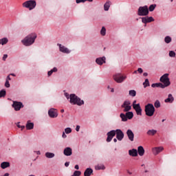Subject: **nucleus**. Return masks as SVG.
<instances>
[{"instance_id": "42", "label": "nucleus", "mask_w": 176, "mask_h": 176, "mask_svg": "<svg viewBox=\"0 0 176 176\" xmlns=\"http://www.w3.org/2000/svg\"><path fill=\"white\" fill-rule=\"evenodd\" d=\"M169 56L170 57H175V52L174 51L169 52Z\"/></svg>"}, {"instance_id": "13", "label": "nucleus", "mask_w": 176, "mask_h": 176, "mask_svg": "<svg viewBox=\"0 0 176 176\" xmlns=\"http://www.w3.org/2000/svg\"><path fill=\"white\" fill-rule=\"evenodd\" d=\"M133 109H135L137 115H139L140 116L142 115V109H141L140 104H133Z\"/></svg>"}, {"instance_id": "18", "label": "nucleus", "mask_w": 176, "mask_h": 176, "mask_svg": "<svg viewBox=\"0 0 176 176\" xmlns=\"http://www.w3.org/2000/svg\"><path fill=\"white\" fill-rule=\"evenodd\" d=\"M164 148L163 147H155L153 148V155H159Z\"/></svg>"}, {"instance_id": "58", "label": "nucleus", "mask_w": 176, "mask_h": 176, "mask_svg": "<svg viewBox=\"0 0 176 176\" xmlns=\"http://www.w3.org/2000/svg\"><path fill=\"white\" fill-rule=\"evenodd\" d=\"M113 142H118V139L114 138V139H113Z\"/></svg>"}, {"instance_id": "45", "label": "nucleus", "mask_w": 176, "mask_h": 176, "mask_svg": "<svg viewBox=\"0 0 176 176\" xmlns=\"http://www.w3.org/2000/svg\"><path fill=\"white\" fill-rule=\"evenodd\" d=\"M5 86L6 87H10V84L9 83V80H6Z\"/></svg>"}, {"instance_id": "24", "label": "nucleus", "mask_w": 176, "mask_h": 176, "mask_svg": "<svg viewBox=\"0 0 176 176\" xmlns=\"http://www.w3.org/2000/svg\"><path fill=\"white\" fill-rule=\"evenodd\" d=\"M26 129L27 130H32V129H34V123L28 121L26 124Z\"/></svg>"}, {"instance_id": "36", "label": "nucleus", "mask_w": 176, "mask_h": 176, "mask_svg": "<svg viewBox=\"0 0 176 176\" xmlns=\"http://www.w3.org/2000/svg\"><path fill=\"white\" fill-rule=\"evenodd\" d=\"M95 168L96 170H105V166L104 165H97Z\"/></svg>"}, {"instance_id": "57", "label": "nucleus", "mask_w": 176, "mask_h": 176, "mask_svg": "<svg viewBox=\"0 0 176 176\" xmlns=\"http://www.w3.org/2000/svg\"><path fill=\"white\" fill-rule=\"evenodd\" d=\"M81 1L82 0H76V3H80Z\"/></svg>"}, {"instance_id": "7", "label": "nucleus", "mask_w": 176, "mask_h": 176, "mask_svg": "<svg viewBox=\"0 0 176 176\" xmlns=\"http://www.w3.org/2000/svg\"><path fill=\"white\" fill-rule=\"evenodd\" d=\"M121 108H123V112H129L131 111V102L130 100H125L121 105Z\"/></svg>"}, {"instance_id": "49", "label": "nucleus", "mask_w": 176, "mask_h": 176, "mask_svg": "<svg viewBox=\"0 0 176 176\" xmlns=\"http://www.w3.org/2000/svg\"><path fill=\"white\" fill-rule=\"evenodd\" d=\"M65 96L66 98H67V100H69V94H68V93H65Z\"/></svg>"}, {"instance_id": "60", "label": "nucleus", "mask_w": 176, "mask_h": 176, "mask_svg": "<svg viewBox=\"0 0 176 176\" xmlns=\"http://www.w3.org/2000/svg\"><path fill=\"white\" fill-rule=\"evenodd\" d=\"M128 174H129L130 175H131V174H133V173L130 172L129 170H128Z\"/></svg>"}, {"instance_id": "12", "label": "nucleus", "mask_w": 176, "mask_h": 176, "mask_svg": "<svg viewBox=\"0 0 176 176\" xmlns=\"http://www.w3.org/2000/svg\"><path fill=\"white\" fill-rule=\"evenodd\" d=\"M48 115L50 116V118H57V116H58V113H57V110L54 109H51L48 111Z\"/></svg>"}, {"instance_id": "22", "label": "nucleus", "mask_w": 176, "mask_h": 176, "mask_svg": "<svg viewBox=\"0 0 176 176\" xmlns=\"http://www.w3.org/2000/svg\"><path fill=\"white\" fill-rule=\"evenodd\" d=\"M93 174V169L88 168L85 170L84 173V176H90Z\"/></svg>"}, {"instance_id": "30", "label": "nucleus", "mask_w": 176, "mask_h": 176, "mask_svg": "<svg viewBox=\"0 0 176 176\" xmlns=\"http://www.w3.org/2000/svg\"><path fill=\"white\" fill-rule=\"evenodd\" d=\"M120 118H121L122 122H127V116H126V114L123 113H120Z\"/></svg>"}, {"instance_id": "15", "label": "nucleus", "mask_w": 176, "mask_h": 176, "mask_svg": "<svg viewBox=\"0 0 176 176\" xmlns=\"http://www.w3.org/2000/svg\"><path fill=\"white\" fill-rule=\"evenodd\" d=\"M152 21H155V19L152 16H145V17H142V22L144 24H146L148 23H152Z\"/></svg>"}, {"instance_id": "61", "label": "nucleus", "mask_w": 176, "mask_h": 176, "mask_svg": "<svg viewBox=\"0 0 176 176\" xmlns=\"http://www.w3.org/2000/svg\"><path fill=\"white\" fill-rule=\"evenodd\" d=\"M61 113H64V109L60 110Z\"/></svg>"}, {"instance_id": "33", "label": "nucleus", "mask_w": 176, "mask_h": 176, "mask_svg": "<svg viewBox=\"0 0 176 176\" xmlns=\"http://www.w3.org/2000/svg\"><path fill=\"white\" fill-rule=\"evenodd\" d=\"M8 42V40L6 38L0 39V45H6Z\"/></svg>"}, {"instance_id": "54", "label": "nucleus", "mask_w": 176, "mask_h": 176, "mask_svg": "<svg viewBox=\"0 0 176 176\" xmlns=\"http://www.w3.org/2000/svg\"><path fill=\"white\" fill-rule=\"evenodd\" d=\"M65 167H68V166H69V162H65Z\"/></svg>"}, {"instance_id": "11", "label": "nucleus", "mask_w": 176, "mask_h": 176, "mask_svg": "<svg viewBox=\"0 0 176 176\" xmlns=\"http://www.w3.org/2000/svg\"><path fill=\"white\" fill-rule=\"evenodd\" d=\"M23 107H24V105H23L21 102H14L12 104V107L15 111H20Z\"/></svg>"}, {"instance_id": "32", "label": "nucleus", "mask_w": 176, "mask_h": 176, "mask_svg": "<svg viewBox=\"0 0 176 176\" xmlns=\"http://www.w3.org/2000/svg\"><path fill=\"white\" fill-rule=\"evenodd\" d=\"M107 34V29H105V27H102L101 30H100V35H102V36H105Z\"/></svg>"}, {"instance_id": "10", "label": "nucleus", "mask_w": 176, "mask_h": 176, "mask_svg": "<svg viewBox=\"0 0 176 176\" xmlns=\"http://www.w3.org/2000/svg\"><path fill=\"white\" fill-rule=\"evenodd\" d=\"M107 142H111V141H112V138L116 135V131H115V130L110 131L107 133Z\"/></svg>"}, {"instance_id": "23", "label": "nucleus", "mask_w": 176, "mask_h": 176, "mask_svg": "<svg viewBox=\"0 0 176 176\" xmlns=\"http://www.w3.org/2000/svg\"><path fill=\"white\" fill-rule=\"evenodd\" d=\"M109 8H111V1H107L104 4V10H105V12H108V10H109Z\"/></svg>"}, {"instance_id": "5", "label": "nucleus", "mask_w": 176, "mask_h": 176, "mask_svg": "<svg viewBox=\"0 0 176 176\" xmlns=\"http://www.w3.org/2000/svg\"><path fill=\"white\" fill-rule=\"evenodd\" d=\"M149 14V9L148 6H140L138 10V16H148Z\"/></svg>"}, {"instance_id": "53", "label": "nucleus", "mask_w": 176, "mask_h": 176, "mask_svg": "<svg viewBox=\"0 0 176 176\" xmlns=\"http://www.w3.org/2000/svg\"><path fill=\"white\" fill-rule=\"evenodd\" d=\"M136 102H137V100H134L133 101V108L134 107V105H137Z\"/></svg>"}, {"instance_id": "26", "label": "nucleus", "mask_w": 176, "mask_h": 176, "mask_svg": "<svg viewBox=\"0 0 176 176\" xmlns=\"http://www.w3.org/2000/svg\"><path fill=\"white\" fill-rule=\"evenodd\" d=\"M1 167L3 169L8 168V167H10V164L6 162H2L1 164Z\"/></svg>"}, {"instance_id": "20", "label": "nucleus", "mask_w": 176, "mask_h": 176, "mask_svg": "<svg viewBox=\"0 0 176 176\" xmlns=\"http://www.w3.org/2000/svg\"><path fill=\"white\" fill-rule=\"evenodd\" d=\"M105 60H107L105 56H103L102 58H98L96 60V63H97L98 64V65H102V64H104V63H105Z\"/></svg>"}, {"instance_id": "43", "label": "nucleus", "mask_w": 176, "mask_h": 176, "mask_svg": "<svg viewBox=\"0 0 176 176\" xmlns=\"http://www.w3.org/2000/svg\"><path fill=\"white\" fill-rule=\"evenodd\" d=\"M74 174L75 176H80V174H82V173L79 170H76V171H74Z\"/></svg>"}, {"instance_id": "62", "label": "nucleus", "mask_w": 176, "mask_h": 176, "mask_svg": "<svg viewBox=\"0 0 176 176\" xmlns=\"http://www.w3.org/2000/svg\"><path fill=\"white\" fill-rule=\"evenodd\" d=\"M86 1H87V0H81V2L85 3V2H86Z\"/></svg>"}, {"instance_id": "48", "label": "nucleus", "mask_w": 176, "mask_h": 176, "mask_svg": "<svg viewBox=\"0 0 176 176\" xmlns=\"http://www.w3.org/2000/svg\"><path fill=\"white\" fill-rule=\"evenodd\" d=\"M79 130H80V126L77 125L76 127V131H79Z\"/></svg>"}, {"instance_id": "64", "label": "nucleus", "mask_w": 176, "mask_h": 176, "mask_svg": "<svg viewBox=\"0 0 176 176\" xmlns=\"http://www.w3.org/2000/svg\"><path fill=\"white\" fill-rule=\"evenodd\" d=\"M137 72H138V71L135 70V71H134L133 74H137Z\"/></svg>"}, {"instance_id": "31", "label": "nucleus", "mask_w": 176, "mask_h": 176, "mask_svg": "<svg viewBox=\"0 0 176 176\" xmlns=\"http://www.w3.org/2000/svg\"><path fill=\"white\" fill-rule=\"evenodd\" d=\"M45 156H46V157H47L48 159H52V158L54 157L55 155H54V153H53L47 152V153H45Z\"/></svg>"}, {"instance_id": "50", "label": "nucleus", "mask_w": 176, "mask_h": 176, "mask_svg": "<svg viewBox=\"0 0 176 176\" xmlns=\"http://www.w3.org/2000/svg\"><path fill=\"white\" fill-rule=\"evenodd\" d=\"M53 74V72L52 70H50V72H48L47 74L48 76H51V75Z\"/></svg>"}, {"instance_id": "25", "label": "nucleus", "mask_w": 176, "mask_h": 176, "mask_svg": "<svg viewBox=\"0 0 176 176\" xmlns=\"http://www.w3.org/2000/svg\"><path fill=\"white\" fill-rule=\"evenodd\" d=\"M174 101V97L171 94H168V98L165 100V102H173Z\"/></svg>"}, {"instance_id": "41", "label": "nucleus", "mask_w": 176, "mask_h": 176, "mask_svg": "<svg viewBox=\"0 0 176 176\" xmlns=\"http://www.w3.org/2000/svg\"><path fill=\"white\" fill-rule=\"evenodd\" d=\"M144 87H148V86H149V80H148V78H146L145 80V82L143 83Z\"/></svg>"}, {"instance_id": "4", "label": "nucleus", "mask_w": 176, "mask_h": 176, "mask_svg": "<svg viewBox=\"0 0 176 176\" xmlns=\"http://www.w3.org/2000/svg\"><path fill=\"white\" fill-rule=\"evenodd\" d=\"M145 113L146 116H153L155 113V107L153 104L148 103L147 105L145 106Z\"/></svg>"}, {"instance_id": "19", "label": "nucleus", "mask_w": 176, "mask_h": 176, "mask_svg": "<svg viewBox=\"0 0 176 176\" xmlns=\"http://www.w3.org/2000/svg\"><path fill=\"white\" fill-rule=\"evenodd\" d=\"M129 155L130 156H133V157H135L138 156V152L137 149L133 148V149L129 151Z\"/></svg>"}, {"instance_id": "28", "label": "nucleus", "mask_w": 176, "mask_h": 176, "mask_svg": "<svg viewBox=\"0 0 176 176\" xmlns=\"http://www.w3.org/2000/svg\"><path fill=\"white\" fill-rule=\"evenodd\" d=\"M126 116V119L131 120L133 119L134 114L131 111H127L125 114Z\"/></svg>"}, {"instance_id": "35", "label": "nucleus", "mask_w": 176, "mask_h": 176, "mask_svg": "<svg viewBox=\"0 0 176 176\" xmlns=\"http://www.w3.org/2000/svg\"><path fill=\"white\" fill-rule=\"evenodd\" d=\"M136 95H137V92L135 91V90L129 91V96H131V97H135Z\"/></svg>"}, {"instance_id": "46", "label": "nucleus", "mask_w": 176, "mask_h": 176, "mask_svg": "<svg viewBox=\"0 0 176 176\" xmlns=\"http://www.w3.org/2000/svg\"><path fill=\"white\" fill-rule=\"evenodd\" d=\"M138 72H139V74H142V72H144V71L142 70V68H138Z\"/></svg>"}, {"instance_id": "29", "label": "nucleus", "mask_w": 176, "mask_h": 176, "mask_svg": "<svg viewBox=\"0 0 176 176\" xmlns=\"http://www.w3.org/2000/svg\"><path fill=\"white\" fill-rule=\"evenodd\" d=\"M156 133H157V131H156L155 129H150L147 131L146 134H147V135H155V134H156Z\"/></svg>"}, {"instance_id": "8", "label": "nucleus", "mask_w": 176, "mask_h": 176, "mask_svg": "<svg viewBox=\"0 0 176 176\" xmlns=\"http://www.w3.org/2000/svg\"><path fill=\"white\" fill-rule=\"evenodd\" d=\"M126 78H127L126 76H123L120 74H116L113 76V79L117 83H122Z\"/></svg>"}, {"instance_id": "44", "label": "nucleus", "mask_w": 176, "mask_h": 176, "mask_svg": "<svg viewBox=\"0 0 176 176\" xmlns=\"http://www.w3.org/2000/svg\"><path fill=\"white\" fill-rule=\"evenodd\" d=\"M16 126H17V127H19V129H21V130H23V129H25V126L20 125V122H18Z\"/></svg>"}, {"instance_id": "6", "label": "nucleus", "mask_w": 176, "mask_h": 176, "mask_svg": "<svg viewBox=\"0 0 176 176\" xmlns=\"http://www.w3.org/2000/svg\"><path fill=\"white\" fill-rule=\"evenodd\" d=\"M160 82L163 83L164 89L168 87L171 82H170V78H168V74H164L160 79Z\"/></svg>"}, {"instance_id": "56", "label": "nucleus", "mask_w": 176, "mask_h": 176, "mask_svg": "<svg viewBox=\"0 0 176 176\" xmlns=\"http://www.w3.org/2000/svg\"><path fill=\"white\" fill-rule=\"evenodd\" d=\"M74 168H76V170H79V165H76Z\"/></svg>"}, {"instance_id": "47", "label": "nucleus", "mask_w": 176, "mask_h": 176, "mask_svg": "<svg viewBox=\"0 0 176 176\" xmlns=\"http://www.w3.org/2000/svg\"><path fill=\"white\" fill-rule=\"evenodd\" d=\"M7 58H8V54H4L3 56V61H5V60H6Z\"/></svg>"}, {"instance_id": "37", "label": "nucleus", "mask_w": 176, "mask_h": 176, "mask_svg": "<svg viewBox=\"0 0 176 176\" xmlns=\"http://www.w3.org/2000/svg\"><path fill=\"white\" fill-rule=\"evenodd\" d=\"M65 133L66 134H71V133H72V129L69 127H67V128L65 129Z\"/></svg>"}, {"instance_id": "40", "label": "nucleus", "mask_w": 176, "mask_h": 176, "mask_svg": "<svg viewBox=\"0 0 176 176\" xmlns=\"http://www.w3.org/2000/svg\"><path fill=\"white\" fill-rule=\"evenodd\" d=\"M6 96V91L5 89H3L0 91V98L1 97H5Z\"/></svg>"}, {"instance_id": "59", "label": "nucleus", "mask_w": 176, "mask_h": 176, "mask_svg": "<svg viewBox=\"0 0 176 176\" xmlns=\"http://www.w3.org/2000/svg\"><path fill=\"white\" fill-rule=\"evenodd\" d=\"M148 75V73H144L143 76H146Z\"/></svg>"}, {"instance_id": "51", "label": "nucleus", "mask_w": 176, "mask_h": 176, "mask_svg": "<svg viewBox=\"0 0 176 176\" xmlns=\"http://www.w3.org/2000/svg\"><path fill=\"white\" fill-rule=\"evenodd\" d=\"M52 72H57V69L56 67H54L52 69H51Z\"/></svg>"}, {"instance_id": "21", "label": "nucleus", "mask_w": 176, "mask_h": 176, "mask_svg": "<svg viewBox=\"0 0 176 176\" xmlns=\"http://www.w3.org/2000/svg\"><path fill=\"white\" fill-rule=\"evenodd\" d=\"M138 153L140 156H144L145 154V149H144V147L142 146H140L138 147Z\"/></svg>"}, {"instance_id": "2", "label": "nucleus", "mask_w": 176, "mask_h": 176, "mask_svg": "<svg viewBox=\"0 0 176 176\" xmlns=\"http://www.w3.org/2000/svg\"><path fill=\"white\" fill-rule=\"evenodd\" d=\"M69 102L71 104H73V105H83V104H85V102L82 100H80V98L79 97H78L77 96H76L74 94H70L69 96Z\"/></svg>"}, {"instance_id": "52", "label": "nucleus", "mask_w": 176, "mask_h": 176, "mask_svg": "<svg viewBox=\"0 0 176 176\" xmlns=\"http://www.w3.org/2000/svg\"><path fill=\"white\" fill-rule=\"evenodd\" d=\"M67 137V135H65V132H63L62 134V138H65Z\"/></svg>"}, {"instance_id": "3", "label": "nucleus", "mask_w": 176, "mask_h": 176, "mask_svg": "<svg viewBox=\"0 0 176 176\" xmlns=\"http://www.w3.org/2000/svg\"><path fill=\"white\" fill-rule=\"evenodd\" d=\"M23 8H26L29 10H32L36 8V1L35 0L26 1L22 4Z\"/></svg>"}, {"instance_id": "34", "label": "nucleus", "mask_w": 176, "mask_h": 176, "mask_svg": "<svg viewBox=\"0 0 176 176\" xmlns=\"http://www.w3.org/2000/svg\"><path fill=\"white\" fill-rule=\"evenodd\" d=\"M155 8H156V4H151L148 7V12H153V10H155Z\"/></svg>"}, {"instance_id": "16", "label": "nucleus", "mask_w": 176, "mask_h": 176, "mask_svg": "<svg viewBox=\"0 0 176 176\" xmlns=\"http://www.w3.org/2000/svg\"><path fill=\"white\" fill-rule=\"evenodd\" d=\"M126 135L130 141H134V133H133V131H131V129H128L126 131Z\"/></svg>"}, {"instance_id": "39", "label": "nucleus", "mask_w": 176, "mask_h": 176, "mask_svg": "<svg viewBox=\"0 0 176 176\" xmlns=\"http://www.w3.org/2000/svg\"><path fill=\"white\" fill-rule=\"evenodd\" d=\"M154 106L155 108H160V101L156 100L154 103Z\"/></svg>"}, {"instance_id": "14", "label": "nucleus", "mask_w": 176, "mask_h": 176, "mask_svg": "<svg viewBox=\"0 0 176 176\" xmlns=\"http://www.w3.org/2000/svg\"><path fill=\"white\" fill-rule=\"evenodd\" d=\"M57 45L59 47L60 52H61L62 53H65L66 54H69V53H71V51H69L68 48L65 47V46L60 43H58Z\"/></svg>"}, {"instance_id": "63", "label": "nucleus", "mask_w": 176, "mask_h": 176, "mask_svg": "<svg viewBox=\"0 0 176 176\" xmlns=\"http://www.w3.org/2000/svg\"><path fill=\"white\" fill-rule=\"evenodd\" d=\"M4 176H9V173H6Z\"/></svg>"}, {"instance_id": "9", "label": "nucleus", "mask_w": 176, "mask_h": 176, "mask_svg": "<svg viewBox=\"0 0 176 176\" xmlns=\"http://www.w3.org/2000/svg\"><path fill=\"white\" fill-rule=\"evenodd\" d=\"M116 138L118 141H122L124 138V133L120 129H116Z\"/></svg>"}, {"instance_id": "55", "label": "nucleus", "mask_w": 176, "mask_h": 176, "mask_svg": "<svg viewBox=\"0 0 176 176\" xmlns=\"http://www.w3.org/2000/svg\"><path fill=\"white\" fill-rule=\"evenodd\" d=\"M10 76H8L6 78V80H11Z\"/></svg>"}, {"instance_id": "17", "label": "nucleus", "mask_w": 176, "mask_h": 176, "mask_svg": "<svg viewBox=\"0 0 176 176\" xmlns=\"http://www.w3.org/2000/svg\"><path fill=\"white\" fill-rule=\"evenodd\" d=\"M63 155H65V156H71L72 155V148L66 147L63 151Z\"/></svg>"}, {"instance_id": "1", "label": "nucleus", "mask_w": 176, "mask_h": 176, "mask_svg": "<svg viewBox=\"0 0 176 176\" xmlns=\"http://www.w3.org/2000/svg\"><path fill=\"white\" fill-rule=\"evenodd\" d=\"M35 39H36V34L32 33L25 37L21 43L24 46H31L35 42Z\"/></svg>"}, {"instance_id": "27", "label": "nucleus", "mask_w": 176, "mask_h": 176, "mask_svg": "<svg viewBox=\"0 0 176 176\" xmlns=\"http://www.w3.org/2000/svg\"><path fill=\"white\" fill-rule=\"evenodd\" d=\"M151 87H161V89H164V86H163L162 82L153 83L151 85Z\"/></svg>"}, {"instance_id": "38", "label": "nucleus", "mask_w": 176, "mask_h": 176, "mask_svg": "<svg viewBox=\"0 0 176 176\" xmlns=\"http://www.w3.org/2000/svg\"><path fill=\"white\" fill-rule=\"evenodd\" d=\"M164 41L166 43H170V42H171V37H170L169 36H166L164 38Z\"/></svg>"}]
</instances>
